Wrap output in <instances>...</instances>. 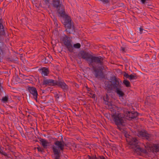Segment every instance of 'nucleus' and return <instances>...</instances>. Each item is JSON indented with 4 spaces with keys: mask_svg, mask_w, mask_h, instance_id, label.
<instances>
[{
    "mask_svg": "<svg viewBox=\"0 0 159 159\" xmlns=\"http://www.w3.org/2000/svg\"><path fill=\"white\" fill-rule=\"evenodd\" d=\"M3 53V50L2 47L0 46V54L1 55Z\"/></svg>",
    "mask_w": 159,
    "mask_h": 159,
    "instance_id": "c756f323",
    "label": "nucleus"
},
{
    "mask_svg": "<svg viewBox=\"0 0 159 159\" xmlns=\"http://www.w3.org/2000/svg\"><path fill=\"white\" fill-rule=\"evenodd\" d=\"M106 104L108 105V108L110 109L111 111L113 112L116 111L115 109L116 106L115 105H112L111 102H108Z\"/></svg>",
    "mask_w": 159,
    "mask_h": 159,
    "instance_id": "f3484780",
    "label": "nucleus"
},
{
    "mask_svg": "<svg viewBox=\"0 0 159 159\" xmlns=\"http://www.w3.org/2000/svg\"><path fill=\"white\" fill-rule=\"evenodd\" d=\"M2 87L1 85V83L0 82V95L1 96V93H2Z\"/></svg>",
    "mask_w": 159,
    "mask_h": 159,
    "instance_id": "72a5a7b5",
    "label": "nucleus"
},
{
    "mask_svg": "<svg viewBox=\"0 0 159 159\" xmlns=\"http://www.w3.org/2000/svg\"><path fill=\"white\" fill-rule=\"evenodd\" d=\"M75 86L77 88H79V84L76 83H75Z\"/></svg>",
    "mask_w": 159,
    "mask_h": 159,
    "instance_id": "ea45409f",
    "label": "nucleus"
},
{
    "mask_svg": "<svg viewBox=\"0 0 159 159\" xmlns=\"http://www.w3.org/2000/svg\"><path fill=\"white\" fill-rule=\"evenodd\" d=\"M139 30H140V34H142L143 30L145 31V30H143L142 27H140L139 28Z\"/></svg>",
    "mask_w": 159,
    "mask_h": 159,
    "instance_id": "2f4dec72",
    "label": "nucleus"
},
{
    "mask_svg": "<svg viewBox=\"0 0 159 159\" xmlns=\"http://www.w3.org/2000/svg\"><path fill=\"white\" fill-rule=\"evenodd\" d=\"M134 75L131 74L130 75L129 80H133L136 79L138 78V76L135 73H133Z\"/></svg>",
    "mask_w": 159,
    "mask_h": 159,
    "instance_id": "5701e85b",
    "label": "nucleus"
},
{
    "mask_svg": "<svg viewBox=\"0 0 159 159\" xmlns=\"http://www.w3.org/2000/svg\"><path fill=\"white\" fill-rule=\"evenodd\" d=\"M56 80L51 79L44 80L43 82L42 85L54 86H55Z\"/></svg>",
    "mask_w": 159,
    "mask_h": 159,
    "instance_id": "f8f14e48",
    "label": "nucleus"
},
{
    "mask_svg": "<svg viewBox=\"0 0 159 159\" xmlns=\"http://www.w3.org/2000/svg\"><path fill=\"white\" fill-rule=\"evenodd\" d=\"M50 57H51V56L44 57V59L43 60V62H44L45 63H48L50 61Z\"/></svg>",
    "mask_w": 159,
    "mask_h": 159,
    "instance_id": "412c9836",
    "label": "nucleus"
},
{
    "mask_svg": "<svg viewBox=\"0 0 159 159\" xmlns=\"http://www.w3.org/2000/svg\"><path fill=\"white\" fill-rule=\"evenodd\" d=\"M57 85L63 91L65 92L67 91L69 89L68 86L65 82L64 80L58 78V80H56L55 86Z\"/></svg>",
    "mask_w": 159,
    "mask_h": 159,
    "instance_id": "1a4fd4ad",
    "label": "nucleus"
},
{
    "mask_svg": "<svg viewBox=\"0 0 159 159\" xmlns=\"http://www.w3.org/2000/svg\"><path fill=\"white\" fill-rule=\"evenodd\" d=\"M57 19L56 18L54 19V23L55 24H56L57 26H58V24L57 23Z\"/></svg>",
    "mask_w": 159,
    "mask_h": 159,
    "instance_id": "c9c22d12",
    "label": "nucleus"
},
{
    "mask_svg": "<svg viewBox=\"0 0 159 159\" xmlns=\"http://www.w3.org/2000/svg\"><path fill=\"white\" fill-rule=\"evenodd\" d=\"M113 121L117 126V128L121 132L124 131L123 128L124 126V116L121 113H115L111 115Z\"/></svg>",
    "mask_w": 159,
    "mask_h": 159,
    "instance_id": "423d86ee",
    "label": "nucleus"
},
{
    "mask_svg": "<svg viewBox=\"0 0 159 159\" xmlns=\"http://www.w3.org/2000/svg\"><path fill=\"white\" fill-rule=\"evenodd\" d=\"M121 50L123 52H125V48L123 47H121Z\"/></svg>",
    "mask_w": 159,
    "mask_h": 159,
    "instance_id": "a19ab883",
    "label": "nucleus"
},
{
    "mask_svg": "<svg viewBox=\"0 0 159 159\" xmlns=\"http://www.w3.org/2000/svg\"><path fill=\"white\" fill-rule=\"evenodd\" d=\"M103 99L105 101V104H106L108 102H110L109 101V98L108 95L107 94H106L105 96H104L103 97Z\"/></svg>",
    "mask_w": 159,
    "mask_h": 159,
    "instance_id": "6ab92c4d",
    "label": "nucleus"
},
{
    "mask_svg": "<svg viewBox=\"0 0 159 159\" xmlns=\"http://www.w3.org/2000/svg\"><path fill=\"white\" fill-rule=\"evenodd\" d=\"M39 140L43 147L44 148H47L48 145L49 144L48 142L46 140L41 138H40Z\"/></svg>",
    "mask_w": 159,
    "mask_h": 159,
    "instance_id": "2eb2a0df",
    "label": "nucleus"
},
{
    "mask_svg": "<svg viewBox=\"0 0 159 159\" xmlns=\"http://www.w3.org/2000/svg\"><path fill=\"white\" fill-rule=\"evenodd\" d=\"M40 71H41V73L43 76H47L49 74V71L48 68L44 67L39 70Z\"/></svg>",
    "mask_w": 159,
    "mask_h": 159,
    "instance_id": "4468645a",
    "label": "nucleus"
},
{
    "mask_svg": "<svg viewBox=\"0 0 159 159\" xmlns=\"http://www.w3.org/2000/svg\"><path fill=\"white\" fill-rule=\"evenodd\" d=\"M121 88L122 87L118 89H117L115 90V91L116 94H117L120 97H123L125 95V93L122 91Z\"/></svg>",
    "mask_w": 159,
    "mask_h": 159,
    "instance_id": "dca6fc26",
    "label": "nucleus"
},
{
    "mask_svg": "<svg viewBox=\"0 0 159 159\" xmlns=\"http://www.w3.org/2000/svg\"><path fill=\"white\" fill-rule=\"evenodd\" d=\"M7 60H8V61H11V58L9 57H8V58H7Z\"/></svg>",
    "mask_w": 159,
    "mask_h": 159,
    "instance_id": "37998d69",
    "label": "nucleus"
},
{
    "mask_svg": "<svg viewBox=\"0 0 159 159\" xmlns=\"http://www.w3.org/2000/svg\"><path fill=\"white\" fill-rule=\"evenodd\" d=\"M97 159H105V158L103 156H99L97 157Z\"/></svg>",
    "mask_w": 159,
    "mask_h": 159,
    "instance_id": "c85d7f7f",
    "label": "nucleus"
},
{
    "mask_svg": "<svg viewBox=\"0 0 159 159\" xmlns=\"http://www.w3.org/2000/svg\"><path fill=\"white\" fill-rule=\"evenodd\" d=\"M19 156H21V155H19V156L17 155L16 154H15L14 156L15 157V159H21Z\"/></svg>",
    "mask_w": 159,
    "mask_h": 159,
    "instance_id": "7c9ffc66",
    "label": "nucleus"
},
{
    "mask_svg": "<svg viewBox=\"0 0 159 159\" xmlns=\"http://www.w3.org/2000/svg\"><path fill=\"white\" fill-rule=\"evenodd\" d=\"M0 154L2 156H3L5 157L6 159H10V155L7 154L6 152L3 151L2 150L1 151V153H0Z\"/></svg>",
    "mask_w": 159,
    "mask_h": 159,
    "instance_id": "aec40b11",
    "label": "nucleus"
},
{
    "mask_svg": "<svg viewBox=\"0 0 159 159\" xmlns=\"http://www.w3.org/2000/svg\"><path fill=\"white\" fill-rule=\"evenodd\" d=\"M110 80L107 83L105 86V89L108 93H111L113 89L115 90L122 87L121 84L119 83V79L115 76L111 77Z\"/></svg>",
    "mask_w": 159,
    "mask_h": 159,
    "instance_id": "39448f33",
    "label": "nucleus"
},
{
    "mask_svg": "<svg viewBox=\"0 0 159 159\" xmlns=\"http://www.w3.org/2000/svg\"><path fill=\"white\" fill-rule=\"evenodd\" d=\"M21 135L23 137H24V136H25V134H24V133H23L22 134H21Z\"/></svg>",
    "mask_w": 159,
    "mask_h": 159,
    "instance_id": "c03bdc74",
    "label": "nucleus"
},
{
    "mask_svg": "<svg viewBox=\"0 0 159 159\" xmlns=\"http://www.w3.org/2000/svg\"><path fill=\"white\" fill-rule=\"evenodd\" d=\"M152 148L153 152H159V144H153Z\"/></svg>",
    "mask_w": 159,
    "mask_h": 159,
    "instance_id": "a211bd4d",
    "label": "nucleus"
},
{
    "mask_svg": "<svg viewBox=\"0 0 159 159\" xmlns=\"http://www.w3.org/2000/svg\"><path fill=\"white\" fill-rule=\"evenodd\" d=\"M8 96L7 95L6 96L2 97V99H1V101L2 102L4 103H6L8 101Z\"/></svg>",
    "mask_w": 159,
    "mask_h": 159,
    "instance_id": "b1692460",
    "label": "nucleus"
},
{
    "mask_svg": "<svg viewBox=\"0 0 159 159\" xmlns=\"http://www.w3.org/2000/svg\"><path fill=\"white\" fill-rule=\"evenodd\" d=\"M45 135H45V134H44V136H45Z\"/></svg>",
    "mask_w": 159,
    "mask_h": 159,
    "instance_id": "49530a36",
    "label": "nucleus"
},
{
    "mask_svg": "<svg viewBox=\"0 0 159 159\" xmlns=\"http://www.w3.org/2000/svg\"><path fill=\"white\" fill-rule=\"evenodd\" d=\"M123 83L127 87H130V82L127 80H124L123 81Z\"/></svg>",
    "mask_w": 159,
    "mask_h": 159,
    "instance_id": "4be33fe9",
    "label": "nucleus"
},
{
    "mask_svg": "<svg viewBox=\"0 0 159 159\" xmlns=\"http://www.w3.org/2000/svg\"><path fill=\"white\" fill-rule=\"evenodd\" d=\"M2 151V147L0 146V153H1V151Z\"/></svg>",
    "mask_w": 159,
    "mask_h": 159,
    "instance_id": "79ce46f5",
    "label": "nucleus"
},
{
    "mask_svg": "<svg viewBox=\"0 0 159 159\" xmlns=\"http://www.w3.org/2000/svg\"><path fill=\"white\" fill-rule=\"evenodd\" d=\"M27 89V91L32 95L33 98L37 101L38 93L36 89L34 87L28 86Z\"/></svg>",
    "mask_w": 159,
    "mask_h": 159,
    "instance_id": "9b49d317",
    "label": "nucleus"
},
{
    "mask_svg": "<svg viewBox=\"0 0 159 159\" xmlns=\"http://www.w3.org/2000/svg\"><path fill=\"white\" fill-rule=\"evenodd\" d=\"M61 141L56 140L54 143V145L52 147L53 155L54 157V159H60L61 156V152H62L65 146H67V144L63 140L62 137Z\"/></svg>",
    "mask_w": 159,
    "mask_h": 159,
    "instance_id": "7ed1b4c3",
    "label": "nucleus"
},
{
    "mask_svg": "<svg viewBox=\"0 0 159 159\" xmlns=\"http://www.w3.org/2000/svg\"><path fill=\"white\" fill-rule=\"evenodd\" d=\"M55 97L56 98L58 99L59 98V96L58 94L56 93L55 94Z\"/></svg>",
    "mask_w": 159,
    "mask_h": 159,
    "instance_id": "e433bc0d",
    "label": "nucleus"
},
{
    "mask_svg": "<svg viewBox=\"0 0 159 159\" xmlns=\"http://www.w3.org/2000/svg\"><path fill=\"white\" fill-rule=\"evenodd\" d=\"M79 58H82L87 61L89 66L92 67L95 72V75L96 78L102 77L103 75L102 70L104 67L103 60L104 59L102 57L99 56H94L85 51H82L78 54Z\"/></svg>",
    "mask_w": 159,
    "mask_h": 159,
    "instance_id": "f257e3e1",
    "label": "nucleus"
},
{
    "mask_svg": "<svg viewBox=\"0 0 159 159\" xmlns=\"http://www.w3.org/2000/svg\"><path fill=\"white\" fill-rule=\"evenodd\" d=\"M90 94L92 95V97H91L92 98H95L96 96V95L94 94H92V93H90Z\"/></svg>",
    "mask_w": 159,
    "mask_h": 159,
    "instance_id": "4c0bfd02",
    "label": "nucleus"
},
{
    "mask_svg": "<svg viewBox=\"0 0 159 159\" xmlns=\"http://www.w3.org/2000/svg\"><path fill=\"white\" fill-rule=\"evenodd\" d=\"M37 149H38V151L39 152H44V149L43 148H41L40 147H39L37 148Z\"/></svg>",
    "mask_w": 159,
    "mask_h": 159,
    "instance_id": "bb28decb",
    "label": "nucleus"
},
{
    "mask_svg": "<svg viewBox=\"0 0 159 159\" xmlns=\"http://www.w3.org/2000/svg\"><path fill=\"white\" fill-rule=\"evenodd\" d=\"M8 2H11V0H8Z\"/></svg>",
    "mask_w": 159,
    "mask_h": 159,
    "instance_id": "a18cd8bd",
    "label": "nucleus"
},
{
    "mask_svg": "<svg viewBox=\"0 0 159 159\" xmlns=\"http://www.w3.org/2000/svg\"><path fill=\"white\" fill-rule=\"evenodd\" d=\"M87 158L88 159H97V157L95 155L90 156L88 155H87Z\"/></svg>",
    "mask_w": 159,
    "mask_h": 159,
    "instance_id": "393cba45",
    "label": "nucleus"
},
{
    "mask_svg": "<svg viewBox=\"0 0 159 159\" xmlns=\"http://www.w3.org/2000/svg\"><path fill=\"white\" fill-rule=\"evenodd\" d=\"M100 1H101L103 2H105V3H107L109 2V0H100Z\"/></svg>",
    "mask_w": 159,
    "mask_h": 159,
    "instance_id": "f704fd0d",
    "label": "nucleus"
},
{
    "mask_svg": "<svg viewBox=\"0 0 159 159\" xmlns=\"http://www.w3.org/2000/svg\"><path fill=\"white\" fill-rule=\"evenodd\" d=\"M52 5L57 8V12L59 16L63 18L62 23L66 28L65 30L67 34H70L75 31V27L71 22L70 17L66 13L64 7L61 0H52Z\"/></svg>",
    "mask_w": 159,
    "mask_h": 159,
    "instance_id": "f03ea898",
    "label": "nucleus"
},
{
    "mask_svg": "<svg viewBox=\"0 0 159 159\" xmlns=\"http://www.w3.org/2000/svg\"><path fill=\"white\" fill-rule=\"evenodd\" d=\"M124 76L126 78H129V79L130 75H128V73L125 72L124 74Z\"/></svg>",
    "mask_w": 159,
    "mask_h": 159,
    "instance_id": "cd10ccee",
    "label": "nucleus"
},
{
    "mask_svg": "<svg viewBox=\"0 0 159 159\" xmlns=\"http://www.w3.org/2000/svg\"><path fill=\"white\" fill-rule=\"evenodd\" d=\"M138 116V113L137 112L129 111L126 113V116L130 120L136 118Z\"/></svg>",
    "mask_w": 159,
    "mask_h": 159,
    "instance_id": "ddd939ff",
    "label": "nucleus"
},
{
    "mask_svg": "<svg viewBox=\"0 0 159 159\" xmlns=\"http://www.w3.org/2000/svg\"><path fill=\"white\" fill-rule=\"evenodd\" d=\"M129 134L125 136L127 138L126 141L129 145L132 146L131 147L133 148L134 149V152L139 154L141 152L146 153L147 151L146 149L141 148L140 147V143H139V140L135 137L133 138L131 136L128 137L129 136Z\"/></svg>",
    "mask_w": 159,
    "mask_h": 159,
    "instance_id": "20e7f679",
    "label": "nucleus"
},
{
    "mask_svg": "<svg viewBox=\"0 0 159 159\" xmlns=\"http://www.w3.org/2000/svg\"><path fill=\"white\" fill-rule=\"evenodd\" d=\"M138 135L139 137L143 138L148 141L151 140V134H148L147 131L145 130H143L139 131Z\"/></svg>",
    "mask_w": 159,
    "mask_h": 159,
    "instance_id": "9d476101",
    "label": "nucleus"
},
{
    "mask_svg": "<svg viewBox=\"0 0 159 159\" xmlns=\"http://www.w3.org/2000/svg\"><path fill=\"white\" fill-rule=\"evenodd\" d=\"M7 29L6 27L5 22L2 18L0 19V43H3L7 38Z\"/></svg>",
    "mask_w": 159,
    "mask_h": 159,
    "instance_id": "0eeeda50",
    "label": "nucleus"
},
{
    "mask_svg": "<svg viewBox=\"0 0 159 159\" xmlns=\"http://www.w3.org/2000/svg\"><path fill=\"white\" fill-rule=\"evenodd\" d=\"M86 88L88 91L90 92L91 90V89L90 88H89L87 86L86 87Z\"/></svg>",
    "mask_w": 159,
    "mask_h": 159,
    "instance_id": "58836bf2",
    "label": "nucleus"
},
{
    "mask_svg": "<svg viewBox=\"0 0 159 159\" xmlns=\"http://www.w3.org/2000/svg\"><path fill=\"white\" fill-rule=\"evenodd\" d=\"M50 0H44V2L46 4H49Z\"/></svg>",
    "mask_w": 159,
    "mask_h": 159,
    "instance_id": "473e14b6",
    "label": "nucleus"
},
{
    "mask_svg": "<svg viewBox=\"0 0 159 159\" xmlns=\"http://www.w3.org/2000/svg\"><path fill=\"white\" fill-rule=\"evenodd\" d=\"M80 47L81 45L80 43H77L74 45V47L76 48H79Z\"/></svg>",
    "mask_w": 159,
    "mask_h": 159,
    "instance_id": "a878e982",
    "label": "nucleus"
},
{
    "mask_svg": "<svg viewBox=\"0 0 159 159\" xmlns=\"http://www.w3.org/2000/svg\"><path fill=\"white\" fill-rule=\"evenodd\" d=\"M61 41L70 52H73V48L71 44L72 40L70 37L65 35L61 38Z\"/></svg>",
    "mask_w": 159,
    "mask_h": 159,
    "instance_id": "6e6552de",
    "label": "nucleus"
}]
</instances>
